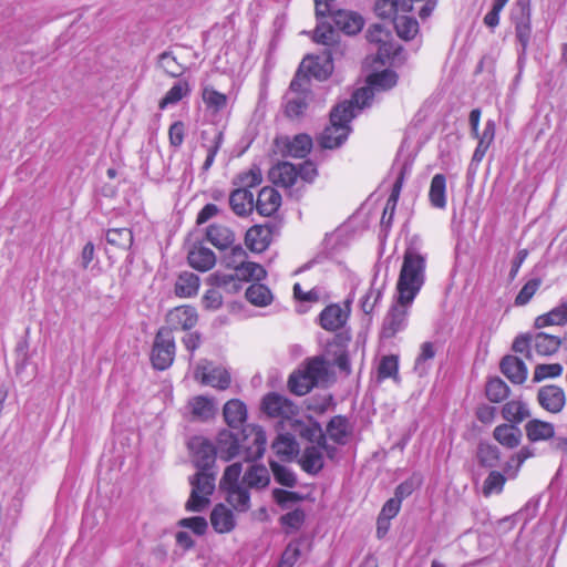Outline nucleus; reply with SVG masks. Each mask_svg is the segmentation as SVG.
<instances>
[{
	"instance_id": "7",
	"label": "nucleus",
	"mask_w": 567,
	"mask_h": 567,
	"mask_svg": "<svg viewBox=\"0 0 567 567\" xmlns=\"http://www.w3.org/2000/svg\"><path fill=\"white\" fill-rule=\"evenodd\" d=\"M188 447L195 466L202 471H212L218 455L215 445L205 437L195 436L189 441Z\"/></svg>"
},
{
	"instance_id": "45",
	"label": "nucleus",
	"mask_w": 567,
	"mask_h": 567,
	"mask_svg": "<svg viewBox=\"0 0 567 567\" xmlns=\"http://www.w3.org/2000/svg\"><path fill=\"white\" fill-rule=\"evenodd\" d=\"M373 90L371 89L370 85L365 87H360L357 91H354L351 100L344 101L339 105H348L349 110L353 114V117H355L359 111L370 105V101L373 99Z\"/></svg>"
},
{
	"instance_id": "58",
	"label": "nucleus",
	"mask_w": 567,
	"mask_h": 567,
	"mask_svg": "<svg viewBox=\"0 0 567 567\" xmlns=\"http://www.w3.org/2000/svg\"><path fill=\"white\" fill-rule=\"evenodd\" d=\"M270 468L274 474L275 481L286 487L292 488L297 485L296 474L285 465L276 461H270Z\"/></svg>"
},
{
	"instance_id": "53",
	"label": "nucleus",
	"mask_w": 567,
	"mask_h": 567,
	"mask_svg": "<svg viewBox=\"0 0 567 567\" xmlns=\"http://www.w3.org/2000/svg\"><path fill=\"white\" fill-rule=\"evenodd\" d=\"M106 241L121 249H130L133 245V233L130 228H112L106 231Z\"/></svg>"
},
{
	"instance_id": "42",
	"label": "nucleus",
	"mask_w": 567,
	"mask_h": 567,
	"mask_svg": "<svg viewBox=\"0 0 567 567\" xmlns=\"http://www.w3.org/2000/svg\"><path fill=\"white\" fill-rule=\"evenodd\" d=\"M198 276L188 271L181 274L175 282V293L183 298L195 296L198 291Z\"/></svg>"
},
{
	"instance_id": "62",
	"label": "nucleus",
	"mask_w": 567,
	"mask_h": 567,
	"mask_svg": "<svg viewBox=\"0 0 567 567\" xmlns=\"http://www.w3.org/2000/svg\"><path fill=\"white\" fill-rule=\"evenodd\" d=\"M241 471L243 465L238 462L227 466L219 482V488L225 491L227 488L241 485V482H239Z\"/></svg>"
},
{
	"instance_id": "48",
	"label": "nucleus",
	"mask_w": 567,
	"mask_h": 567,
	"mask_svg": "<svg viewBox=\"0 0 567 567\" xmlns=\"http://www.w3.org/2000/svg\"><path fill=\"white\" fill-rule=\"evenodd\" d=\"M202 97L206 107L213 113H218L227 106V95L218 92L213 86H205L202 92Z\"/></svg>"
},
{
	"instance_id": "59",
	"label": "nucleus",
	"mask_w": 567,
	"mask_h": 567,
	"mask_svg": "<svg viewBox=\"0 0 567 567\" xmlns=\"http://www.w3.org/2000/svg\"><path fill=\"white\" fill-rule=\"evenodd\" d=\"M302 373L307 375L316 386L320 381L326 379L328 371L322 359L313 358L307 363Z\"/></svg>"
},
{
	"instance_id": "23",
	"label": "nucleus",
	"mask_w": 567,
	"mask_h": 567,
	"mask_svg": "<svg viewBox=\"0 0 567 567\" xmlns=\"http://www.w3.org/2000/svg\"><path fill=\"white\" fill-rule=\"evenodd\" d=\"M205 237L213 246L219 250H225L231 247L235 241L234 231L220 224H212L206 228Z\"/></svg>"
},
{
	"instance_id": "46",
	"label": "nucleus",
	"mask_w": 567,
	"mask_h": 567,
	"mask_svg": "<svg viewBox=\"0 0 567 567\" xmlns=\"http://www.w3.org/2000/svg\"><path fill=\"white\" fill-rule=\"evenodd\" d=\"M246 299L257 307H266L272 301V293L270 289L259 282L251 284L246 292Z\"/></svg>"
},
{
	"instance_id": "3",
	"label": "nucleus",
	"mask_w": 567,
	"mask_h": 567,
	"mask_svg": "<svg viewBox=\"0 0 567 567\" xmlns=\"http://www.w3.org/2000/svg\"><path fill=\"white\" fill-rule=\"evenodd\" d=\"M215 473L212 471L199 470L197 474L190 477L192 493L186 502V509L188 512H203L209 504L208 496L215 489Z\"/></svg>"
},
{
	"instance_id": "17",
	"label": "nucleus",
	"mask_w": 567,
	"mask_h": 567,
	"mask_svg": "<svg viewBox=\"0 0 567 567\" xmlns=\"http://www.w3.org/2000/svg\"><path fill=\"white\" fill-rule=\"evenodd\" d=\"M349 317V312L339 305L332 303L327 306L319 315V323L327 331H336L341 329Z\"/></svg>"
},
{
	"instance_id": "5",
	"label": "nucleus",
	"mask_w": 567,
	"mask_h": 567,
	"mask_svg": "<svg viewBox=\"0 0 567 567\" xmlns=\"http://www.w3.org/2000/svg\"><path fill=\"white\" fill-rule=\"evenodd\" d=\"M175 358V340L171 329L161 328L154 339L151 361L156 370H165L172 365Z\"/></svg>"
},
{
	"instance_id": "11",
	"label": "nucleus",
	"mask_w": 567,
	"mask_h": 567,
	"mask_svg": "<svg viewBox=\"0 0 567 567\" xmlns=\"http://www.w3.org/2000/svg\"><path fill=\"white\" fill-rule=\"evenodd\" d=\"M166 320L169 324V327L166 328L171 329V332H173V330L179 329L189 330L197 323L198 316L194 307L182 306L171 310L167 313Z\"/></svg>"
},
{
	"instance_id": "33",
	"label": "nucleus",
	"mask_w": 567,
	"mask_h": 567,
	"mask_svg": "<svg viewBox=\"0 0 567 567\" xmlns=\"http://www.w3.org/2000/svg\"><path fill=\"white\" fill-rule=\"evenodd\" d=\"M223 414L226 423L237 429L246 421L247 409L240 400L233 399L224 405Z\"/></svg>"
},
{
	"instance_id": "25",
	"label": "nucleus",
	"mask_w": 567,
	"mask_h": 567,
	"mask_svg": "<svg viewBox=\"0 0 567 567\" xmlns=\"http://www.w3.org/2000/svg\"><path fill=\"white\" fill-rule=\"evenodd\" d=\"M269 178L277 186L291 187L298 178L297 166L289 162H280L270 168Z\"/></svg>"
},
{
	"instance_id": "47",
	"label": "nucleus",
	"mask_w": 567,
	"mask_h": 567,
	"mask_svg": "<svg viewBox=\"0 0 567 567\" xmlns=\"http://www.w3.org/2000/svg\"><path fill=\"white\" fill-rule=\"evenodd\" d=\"M157 65L167 75L178 78L184 74L186 66L182 64L173 51H165L159 54Z\"/></svg>"
},
{
	"instance_id": "8",
	"label": "nucleus",
	"mask_w": 567,
	"mask_h": 567,
	"mask_svg": "<svg viewBox=\"0 0 567 567\" xmlns=\"http://www.w3.org/2000/svg\"><path fill=\"white\" fill-rule=\"evenodd\" d=\"M262 410L271 417L290 420L298 415V406L284 395L268 393L262 400Z\"/></svg>"
},
{
	"instance_id": "55",
	"label": "nucleus",
	"mask_w": 567,
	"mask_h": 567,
	"mask_svg": "<svg viewBox=\"0 0 567 567\" xmlns=\"http://www.w3.org/2000/svg\"><path fill=\"white\" fill-rule=\"evenodd\" d=\"M486 396L491 402L498 403L509 395V386L498 377L487 381L485 388Z\"/></svg>"
},
{
	"instance_id": "27",
	"label": "nucleus",
	"mask_w": 567,
	"mask_h": 567,
	"mask_svg": "<svg viewBox=\"0 0 567 567\" xmlns=\"http://www.w3.org/2000/svg\"><path fill=\"white\" fill-rule=\"evenodd\" d=\"M312 95H299L293 92H286L285 101V115L291 120L302 117L309 106Z\"/></svg>"
},
{
	"instance_id": "44",
	"label": "nucleus",
	"mask_w": 567,
	"mask_h": 567,
	"mask_svg": "<svg viewBox=\"0 0 567 567\" xmlns=\"http://www.w3.org/2000/svg\"><path fill=\"white\" fill-rule=\"evenodd\" d=\"M475 137L478 138V144L474 151L472 162L480 163L495 137V123L492 120L487 121L483 133H478V136Z\"/></svg>"
},
{
	"instance_id": "29",
	"label": "nucleus",
	"mask_w": 567,
	"mask_h": 567,
	"mask_svg": "<svg viewBox=\"0 0 567 567\" xmlns=\"http://www.w3.org/2000/svg\"><path fill=\"white\" fill-rule=\"evenodd\" d=\"M188 408L193 420L207 421L216 413L215 402L205 395H196L188 401Z\"/></svg>"
},
{
	"instance_id": "54",
	"label": "nucleus",
	"mask_w": 567,
	"mask_h": 567,
	"mask_svg": "<svg viewBox=\"0 0 567 567\" xmlns=\"http://www.w3.org/2000/svg\"><path fill=\"white\" fill-rule=\"evenodd\" d=\"M236 277L238 280H256L260 281L266 278L267 272L265 268L256 262L245 261L240 264L239 267L235 270Z\"/></svg>"
},
{
	"instance_id": "4",
	"label": "nucleus",
	"mask_w": 567,
	"mask_h": 567,
	"mask_svg": "<svg viewBox=\"0 0 567 567\" xmlns=\"http://www.w3.org/2000/svg\"><path fill=\"white\" fill-rule=\"evenodd\" d=\"M267 437L261 426L248 424L239 432V455L247 462L260 458L266 450Z\"/></svg>"
},
{
	"instance_id": "51",
	"label": "nucleus",
	"mask_w": 567,
	"mask_h": 567,
	"mask_svg": "<svg viewBox=\"0 0 567 567\" xmlns=\"http://www.w3.org/2000/svg\"><path fill=\"white\" fill-rule=\"evenodd\" d=\"M502 414L505 420L517 424L529 416V410L524 402L513 400L503 406Z\"/></svg>"
},
{
	"instance_id": "34",
	"label": "nucleus",
	"mask_w": 567,
	"mask_h": 567,
	"mask_svg": "<svg viewBox=\"0 0 567 567\" xmlns=\"http://www.w3.org/2000/svg\"><path fill=\"white\" fill-rule=\"evenodd\" d=\"M241 483L248 488L261 489L269 485L270 475L264 465H250L244 474Z\"/></svg>"
},
{
	"instance_id": "43",
	"label": "nucleus",
	"mask_w": 567,
	"mask_h": 567,
	"mask_svg": "<svg viewBox=\"0 0 567 567\" xmlns=\"http://www.w3.org/2000/svg\"><path fill=\"white\" fill-rule=\"evenodd\" d=\"M392 21L398 37L404 41L412 40L419 32V22L413 17L398 14Z\"/></svg>"
},
{
	"instance_id": "9",
	"label": "nucleus",
	"mask_w": 567,
	"mask_h": 567,
	"mask_svg": "<svg viewBox=\"0 0 567 567\" xmlns=\"http://www.w3.org/2000/svg\"><path fill=\"white\" fill-rule=\"evenodd\" d=\"M276 146L284 156L306 157L312 148V138L305 133L297 134L292 140L287 136L277 137Z\"/></svg>"
},
{
	"instance_id": "31",
	"label": "nucleus",
	"mask_w": 567,
	"mask_h": 567,
	"mask_svg": "<svg viewBox=\"0 0 567 567\" xmlns=\"http://www.w3.org/2000/svg\"><path fill=\"white\" fill-rule=\"evenodd\" d=\"M227 503L238 513H246L250 508V493L248 487L241 485L234 486L224 491Z\"/></svg>"
},
{
	"instance_id": "52",
	"label": "nucleus",
	"mask_w": 567,
	"mask_h": 567,
	"mask_svg": "<svg viewBox=\"0 0 567 567\" xmlns=\"http://www.w3.org/2000/svg\"><path fill=\"white\" fill-rule=\"evenodd\" d=\"M338 38L339 33L330 24L319 23L315 30V41L317 43L326 45L327 49L332 50L333 54L337 51L334 44H337Z\"/></svg>"
},
{
	"instance_id": "41",
	"label": "nucleus",
	"mask_w": 567,
	"mask_h": 567,
	"mask_svg": "<svg viewBox=\"0 0 567 567\" xmlns=\"http://www.w3.org/2000/svg\"><path fill=\"white\" fill-rule=\"evenodd\" d=\"M300 464L306 473L316 475L324 466L323 454L318 447L308 446L302 453Z\"/></svg>"
},
{
	"instance_id": "6",
	"label": "nucleus",
	"mask_w": 567,
	"mask_h": 567,
	"mask_svg": "<svg viewBox=\"0 0 567 567\" xmlns=\"http://www.w3.org/2000/svg\"><path fill=\"white\" fill-rule=\"evenodd\" d=\"M412 302H403L399 301V297L396 298V302L392 305L386 316L383 319L381 337L383 339H391L395 337V334L402 330H404L408 326V315L409 307Z\"/></svg>"
},
{
	"instance_id": "28",
	"label": "nucleus",
	"mask_w": 567,
	"mask_h": 567,
	"mask_svg": "<svg viewBox=\"0 0 567 567\" xmlns=\"http://www.w3.org/2000/svg\"><path fill=\"white\" fill-rule=\"evenodd\" d=\"M271 449L281 461H292L299 453V444L289 433L279 434L272 442Z\"/></svg>"
},
{
	"instance_id": "14",
	"label": "nucleus",
	"mask_w": 567,
	"mask_h": 567,
	"mask_svg": "<svg viewBox=\"0 0 567 567\" xmlns=\"http://www.w3.org/2000/svg\"><path fill=\"white\" fill-rule=\"evenodd\" d=\"M305 61V72L319 81L327 80L333 72V53L330 49H326L322 56L311 58Z\"/></svg>"
},
{
	"instance_id": "39",
	"label": "nucleus",
	"mask_w": 567,
	"mask_h": 567,
	"mask_svg": "<svg viewBox=\"0 0 567 567\" xmlns=\"http://www.w3.org/2000/svg\"><path fill=\"white\" fill-rule=\"evenodd\" d=\"M327 433L334 443L346 444L347 437L350 435L348 419L342 415L333 416L327 424Z\"/></svg>"
},
{
	"instance_id": "19",
	"label": "nucleus",
	"mask_w": 567,
	"mask_h": 567,
	"mask_svg": "<svg viewBox=\"0 0 567 567\" xmlns=\"http://www.w3.org/2000/svg\"><path fill=\"white\" fill-rule=\"evenodd\" d=\"M187 259L189 266L199 271H208L216 264L215 252L200 243L193 245L192 249L188 251Z\"/></svg>"
},
{
	"instance_id": "18",
	"label": "nucleus",
	"mask_w": 567,
	"mask_h": 567,
	"mask_svg": "<svg viewBox=\"0 0 567 567\" xmlns=\"http://www.w3.org/2000/svg\"><path fill=\"white\" fill-rule=\"evenodd\" d=\"M228 202L234 214L239 217L249 216L255 208L254 195L245 187H237L234 189L229 194Z\"/></svg>"
},
{
	"instance_id": "63",
	"label": "nucleus",
	"mask_w": 567,
	"mask_h": 567,
	"mask_svg": "<svg viewBox=\"0 0 567 567\" xmlns=\"http://www.w3.org/2000/svg\"><path fill=\"white\" fill-rule=\"evenodd\" d=\"M271 494L274 501L281 507V509H288L293 504L299 503L303 499V496L301 494L281 488L272 489Z\"/></svg>"
},
{
	"instance_id": "38",
	"label": "nucleus",
	"mask_w": 567,
	"mask_h": 567,
	"mask_svg": "<svg viewBox=\"0 0 567 567\" xmlns=\"http://www.w3.org/2000/svg\"><path fill=\"white\" fill-rule=\"evenodd\" d=\"M429 199L435 208L444 209L446 207V178L443 174H435L432 177Z\"/></svg>"
},
{
	"instance_id": "57",
	"label": "nucleus",
	"mask_w": 567,
	"mask_h": 567,
	"mask_svg": "<svg viewBox=\"0 0 567 567\" xmlns=\"http://www.w3.org/2000/svg\"><path fill=\"white\" fill-rule=\"evenodd\" d=\"M189 84L187 81L176 82L159 101V109L164 110L168 105L178 103L184 96L189 93Z\"/></svg>"
},
{
	"instance_id": "22",
	"label": "nucleus",
	"mask_w": 567,
	"mask_h": 567,
	"mask_svg": "<svg viewBox=\"0 0 567 567\" xmlns=\"http://www.w3.org/2000/svg\"><path fill=\"white\" fill-rule=\"evenodd\" d=\"M281 205V195L272 187H264L257 197L255 208L261 216L274 215Z\"/></svg>"
},
{
	"instance_id": "21",
	"label": "nucleus",
	"mask_w": 567,
	"mask_h": 567,
	"mask_svg": "<svg viewBox=\"0 0 567 567\" xmlns=\"http://www.w3.org/2000/svg\"><path fill=\"white\" fill-rule=\"evenodd\" d=\"M200 137L203 140V146L207 148V156L203 164V171H208L214 161L215 156L218 153L221 143H223V132L216 127H210L208 130H204L200 133Z\"/></svg>"
},
{
	"instance_id": "56",
	"label": "nucleus",
	"mask_w": 567,
	"mask_h": 567,
	"mask_svg": "<svg viewBox=\"0 0 567 567\" xmlns=\"http://www.w3.org/2000/svg\"><path fill=\"white\" fill-rule=\"evenodd\" d=\"M306 61H302L300 68L296 72L292 81L290 82L287 92H293L299 95H312L310 90V76L305 72Z\"/></svg>"
},
{
	"instance_id": "32",
	"label": "nucleus",
	"mask_w": 567,
	"mask_h": 567,
	"mask_svg": "<svg viewBox=\"0 0 567 567\" xmlns=\"http://www.w3.org/2000/svg\"><path fill=\"white\" fill-rule=\"evenodd\" d=\"M413 9L406 0H377L374 11L382 19H394L399 11L409 12Z\"/></svg>"
},
{
	"instance_id": "60",
	"label": "nucleus",
	"mask_w": 567,
	"mask_h": 567,
	"mask_svg": "<svg viewBox=\"0 0 567 567\" xmlns=\"http://www.w3.org/2000/svg\"><path fill=\"white\" fill-rule=\"evenodd\" d=\"M305 520L306 513L301 508H295L279 518L281 526L286 528L287 533L299 530L305 524Z\"/></svg>"
},
{
	"instance_id": "30",
	"label": "nucleus",
	"mask_w": 567,
	"mask_h": 567,
	"mask_svg": "<svg viewBox=\"0 0 567 567\" xmlns=\"http://www.w3.org/2000/svg\"><path fill=\"white\" fill-rule=\"evenodd\" d=\"M494 439L507 449H515L520 444L522 431L515 424H501L494 429Z\"/></svg>"
},
{
	"instance_id": "35",
	"label": "nucleus",
	"mask_w": 567,
	"mask_h": 567,
	"mask_svg": "<svg viewBox=\"0 0 567 567\" xmlns=\"http://www.w3.org/2000/svg\"><path fill=\"white\" fill-rule=\"evenodd\" d=\"M525 431L530 442L546 441L554 437L555 434L551 423L538 419L528 421L525 425Z\"/></svg>"
},
{
	"instance_id": "64",
	"label": "nucleus",
	"mask_w": 567,
	"mask_h": 567,
	"mask_svg": "<svg viewBox=\"0 0 567 567\" xmlns=\"http://www.w3.org/2000/svg\"><path fill=\"white\" fill-rule=\"evenodd\" d=\"M262 182L261 171L257 166H252L248 172L239 174L234 184L238 185V187H245L249 189L251 187L258 186Z\"/></svg>"
},
{
	"instance_id": "12",
	"label": "nucleus",
	"mask_w": 567,
	"mask_h": 567,
	"mask_svg": "<svg viewBox=\"0 0 567 567\" xmlns=\"http://www.w3.org/2000/svg\"><path fill=\"white\" fill-rule=\"evenodd\" d=\"M539 405L550 413H558L565 405V392L560 386L550 384L542 386L537 393Z\"/></svg>"
},
{
	"instance_id": "2",
	"label": "nucleus",
	"mask_w": 567,
	"mask_h": 567,
	"mask_svg": "<svg viewBox=\"0 0 567 567\" xmlns=\"http://www.w3.org/2000/svg\"><path fill=\"white\" fill-rule=\"evenodd\" d=\"M352 118L353 114L348 105L334 106L330 113V125L323 130L319 137L320 146L328 150L340 147L350 134L349 123Z\"/></svg>"
},
{
	"instance_id": "16",
	"label": "nucleus",
	"mask_w": 567,
	"mask_h": 567,
	"mask_svg": "<svg viewBox=\"0 0 567 567\" xmlns=\"http://www.w3.org/2000/svg\"><path fill=\"white\" fill-rule=\"evenodd\" d=\"M499 369L512 383L522 384L527 379L528 370L525 362L515 355L503 357Z\"/></svg>"
},
{
	"instance_id": "36",
	"label": "nucleus",
	"mask_w": 567,
	"mask_h": 567,
	"mask_svg": "<svg viewBox=\"0 0 567 567\" xmlns=\"http://www.w3.org/2000/svg\"><path fill=\"white\" fill-rule=\"evenodd\" d=\"M567 323V302H561L549 312L538 316L534 327L542 329L548 326H564Z\"/></svg>"
},
{
	"instance_id": "15",
	"label": "nucleus",
	"mask_w": 567,
	"mask_h": 567,
	"mask_svg": "<svg viewBox=\"0 0 567 567\" xmlns=\"http://www.w3.org/2000/svg\"><path fill=\"white\" fill-rule=\"evenodd\" d=\"M271 236L272 227L269 224L255 225L247 230L245 243L251 251L262 252L269 247Z\"/></svg>"
},
{
	"instance_id": "13",
	"label": "nucleus",
	"mask_w": 567,
	"mask_h": 567,
	"mask_svg": "<svg viewBox=\"0 0 567 567\" xmlns=\"http://www.w3.org/2000/svg\"><path fill=\"white\" fill-rule=\"evenodd\" d=\"M329 16H331L334 25L348 35L357 34L364 24L363 18L353 11L333 10Z\"/></svg>"
},
{
	"instance_id": "24",
	"label": "nucleus",
	"mask_w": 567,
	"mask_h": 567,
	"mask_svg": "<svg viewBox=\"0 0 567 567\" xmlns=\"http://www.w3.org/2000/svg\"><path fill=\"white\" fill-rule=\"evenodd\" d=\"M210 524L216 533H229L236 526L235 515L226 505L217 504L210 513Z\"/></svg>"
},
{
	"instance_id": "37",
	"label": "nucleus",
	"mask_w": 567,
	"mask_h": 567,
	"mask_svg": "<svg viewBox=\"0 0 567 567\" xmlns=\"http://www.w3.org/2000/svg\"><path fill=\"white\" fill-rule=\"evenodd\" d=\"M436 354L435 344L431 341L423 342L420 347V353L414 362V372L420 377H425L431 370V361Z\"/></svg>"
},
{
	"instance_id": "26",
	"label": "nucleus",
	"mask_w": 567,
	"mask_h": 567,
	"mask_svg": "<svg viewBox=\"0 0 567 567\" xmlns=\"http://www.w3.org/2000/svg\"><path fill=\"white\" fill-rule=\"evenodd\" d=\"M533 350L540 357H550L555 354L561 343L563 339L546 332H533Z\"/></svg>"
},
{
	"instance_id": "1",
	"label": "nucleus",
	"mask_w": 567,
	"mask_h": 567,
	"mask_svg": "<svg viewBox=\"0 0 567 567\" xmlns=\"http://www.w3.org/2000/svg\"><path fill=\"white\" fill-rule=\"evenodd\" d=\"M426 257L417 249L409 247L403 255L396 290L399 301L413 302L425 281Z\"/></svg>"
},
{
	"instance_id": "20",
	"label": "nucleus",
	"mask_w": 567,
	"mask_h": 567,
	"mask_svg": "<svg viewBox=\"0 0 567 567\" xmlns=\"http://www.w3.org/2000/svg\"><path fill=\"white\" fill-rule=\"evenodd\" d=\"M217 454L225 461L239 455V432L234 433L229 430H223L218 433L217 445L215 446Z\"/></svg>"
},
{
	"instance_id": "61",
	"label": "nucleus",
	"mask_w": 567,
	"mask_h": 567,
	"mask_svg": "<svg viewBox=\"0 0 567 567\" xmlns=\"http://www.w3.org/2000/svg\"><path fill=\"white\" fill-rule=\"evenodd\" d=\"M289 390L296 395L307 394L315 385L310 379L300 372H295L290 375L288 381Z\"/></svg>"
},
{
	"instance_id": "40",
	"label": "nucleus",
	"mask_w": 567,
	"mask_h": 567,
	"mask_svg": "<svg viewBox=\"0 0 567 567\" xmlns=\"http://www.w3.org/2000/svg\"><path fill=\"white\" fill-rule=\"evenodd\" d=\"M515 24V35L522 49L518 53L519 60L526 54L532 34V17H512Z\"/></svg>"
},
{
	"instance_id": "50",
	"label": "nucleus",
	"mask_w": 567,
	"mask_h": 567,
	"mask_svg": "<svg viewBox=\"0 0 567 567\" xmlns=\"http://www.w3.org/2000/svg\"><path fill=\"white\" fill-rule=\"evenodd\" d=\"M398 82V74L392 70H383L381 72L372 73L368 76V84L372 90H389L392 89Z\"/></svg>"
},
{
	"instance_id": "10",
	"label": "nucleus",
	"mask_w": 567,
	"mask_h": 567,
	"mask_svg": "<svg viewBox=\"0 0 567 567\" xmlns=\"http://www.w3.org/2000/svg\"><path fill=\"white\" fill-rule=\"evenodd\" d=\"M195 379L199 380L205 385H210L225 390L230 384V374L227 370L220 367H210L208 362L206 364H198L195 370Z\"/></svg>"
},
{
	"instance_id": "49",
	"label": "nucleus",
	"mask_w": 567,
	"mask_h": 567,
	"mask_svg": "<svg viewBox=\"0 0 567 567\" xmlns=\"http://www.w3.org/2000/svg\"><path fill=\"white\" fill-rule=\"evenodd\" d=\"M476 457L481 466L492 468L497 466L501 453L496 445L481 442L477 446Z\"/></svg>"
}]
</instances>
